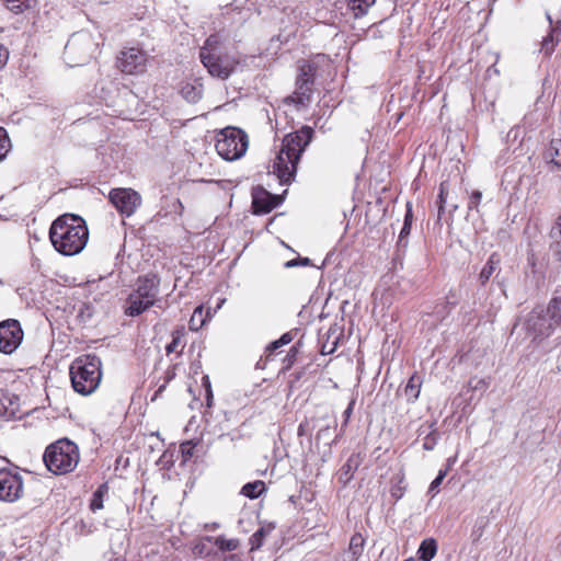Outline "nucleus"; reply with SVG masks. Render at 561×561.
Returning a JSON list of instances; mask_svg holds the SVG:
<instances>
[{
	"mask_svg": "<svg viewBox=\"0 0 561 561\" xmlns=\"http://www.w3.org/2000/svg\"><path fill=\"white\" fill-rule=\"evenodd\" d=\"M49 239L57 252L71 256L79 254L84 249L89 239V230L80 216L65 214L53 221Z\"/></svg>",
	"mask_w": 561,
	"mask_h": 561,
	"instance_id": "f257e3e1",
	"label": "nucleus"
},
{
	"mask_svg": "<svg viewBox=\"0 0 561 561\" xmlns=\"http://www.w3.org/2000/svg\"><path fill=\"white\" fill-rule=\"evenodd\" d=\"M312 134V128L305 126L284 137L282 148L273 161L271 171L280 184H290L294 181L298 162L311 141Z\"/></svg>",
	"mask_w": 561,
	"mask_h": 561,
	"instance_id": "f03ea898",
	"label": "nucleus"
},
{
	"mask_svg": "<svg viewBox=\"0 0 561 561\" xmlns=\"http://www.w3.org/2000/svg\"><path fill=\"white\" fill-rule=\"evenodd\" d=\"M199 58L211 77L226 80L233 73L239 59L228 53L217 34L210 35L199 50Z\"/></svg>",
	"mask_w": 561,
	"mask_h": 561,
	"instance_id": "7ed1b4c3",
	"label": "nucleus"
},
{
	"mask_svg": "<svg viewBox=\"0 0 561 561\" xmlns=\"http://www.w3.org/2000/svg\"><path fill=\"white\" fill-rule=\"evenodd\" d=\"M160 284L161 279L154 273L139 276L126 299L124 313L127 317H137L154 306L159 300Z\"/></svg>",
	"mask_w": 561,
	"mask_h": 561,
	"instance_id": "20e7f679",
	"label": "nucleus"
},
{
	"mask_svg": "<svg viewBox=\"0 0 561 561\" xmlns=\"http://www.w3.org/2000/svg\"><path fill=\"white\" fill-rule=\"evenodd\" d=\"M101 359L96 355H84L75 359L70 366V379L76 392L92 393L101 381Z\"/></svg>",
	"mask_w": 561,
	"mask_h": 561,
	"instance_id": "39448f33",
	"label": "nucleus"
},
{
	"mask_svg": "<svg viewBox=\"0 0 561 561\" xmlns=\"http://www.w3.org/2000/svg\"><path fill=\"white\" fill-rule=\"evenodd\" d=\"M43 459L50 472L54 474H66L78 466L80 459L79 448L67 438L59 439L46 448Z\"/></svg>",
	"mask_w": 561,
	"mask_h": 561,
	"instance_id": "423d86ee",
	"label": "nucleus"
},
{
	"mask_svg": "<svg viewBox=\"0 0 561 561\" xmlns=\"http://www.w3.org/2000/svg\"><path fill=\"white\" fill-rule=\"evenodd\" d=\"M215 147L222 159L239 160L248 150L249 138L242 129L229 126L217 134Z\"/></svg>",
	"mask_w": 561,
	"mask_h": 561,
	"instance_id": "0eeeda50",
	"label": "nucleus"
},
{
	"mask_svg": "<svg viewBox=\"0 0 561 561\" xmlns=\"http://www.w3.org/2000/svg\"><path fill=\"white\" fill-rule=\"evenodd\" d=\"M556 324L551 320V317L547 313V309L542 307L534 308L525 318L523 329L527 333L531 341L540 343L549 337L554 329Z\"/></svg>",
	"mask_w": 561,
	"mask_h": 561,
	"instance_id": "6e6552de",
	"label": "nucleus"
},
{
	"mask_svg": "<svg viewBox=\"0 0 561 561\" xmlns=\"http://www.w3.org/2000/svg\"><path fill=\"white\" fill-rule=\"evenodd\" d=\"M24 492V482L18 468L0 469V501L13 503L20 500Z\"/></svg>",
	"mask_w": 561,
	"mask_h": 561,
	"instance_id": "1a4fd4ad",
	"label": "nucleus"
},
{
	"mask_svg": "<svg viewBox=\"0 0 561 561\" xmlns=\"http://www.w3.org/2000/svg\"><path fill=\"white\" fill-rule=\"evenodd\" d=\"M108 199L115 209L125 217L134 215L142 202L140 194L129 187L112 188Z\"/></svg>",
	"mask_w": 561,
	"mask_h": 561,
	"instance_id": "9d476101",
	"label": "nucleus"
},
{
	"mask_svg": "<svg viewBox=\"0 0 561 561\" xmlns=\"http://www.w3.org/2000/svg\"><path fill=\"white\" fill-rule=\"evenodd\" d=\"M23 330L15 319H8L0 322V352L12 354L23 341Z\"/></svg>",
	"mask_w": 561,
	"mask_h": 561,
	"instance_id": "9b49d317",
	"label": "nucleus"
},
{
	"mask_svg": "<svg viewBox=\"0 0 561 561\" xmlns=\"http://www.w3.org/2000/svg\"><path fill=\"white\" fill-rule=\"evenodd\" d=\"M66 53L69 55L79 54L80 62L88 61L96 49V44L87 32L73 34L66 44Z\"/></svg>",
	"mask_w": 561,
	"mask_h": 561,
	"instance_id": "f8f14e48",
	"label": "nucleus"
},
{
	"mask_svg": "<svg viewBox=\"0 0 561 561\" xmlns=\"http://www.w3.org/2000/svg\"><path fill=\"white\" fill-rule=\"evenodd\" d=\"M146 62V53L139 48L131 47L121 53L117 66L125 73L136 75L145 71Z\"/></svg>",
	"mask_w": 561,
	"mask_h": 561,
	"instance_id": "ddd939ff",
	"label": "nucleus"
},
{
	"mask_svg": "<svg viewBox=\"0 0 561 561\" xmlns=\"http://www.w3.org/2000/svg\"><path fill=\"white\" fill-rule=\"evenodd\" d=\"M278 197L263 188L255 190L252 195V208L254 214H267L277 207Z\"/></svg>",
	"mask_w": 561,
	"mask_h": 561,
	"instance_id": "4468645a",
	"label": "nucleus"
},
{
	"mask_svg": "<svg viewBox=\"0 0 561 561\" xmlns=\"http://www.w3.org/2000/svg\"><path fill=\"white\" fill-rule=\"evenodd\" d=\"M313 83L304 80H296V89L293 94L285 99L287 104L308 106L312 101Z\"/></svg>",
	"mask_w": 561,
	"mask_h": 561,
	"instance_id": "2eb2a0df",
	"label": "nucleus"
},
{
	"mask_svg": "<svg viewBox=\"0 0 561 561\" xmlns=\"http://www.w3.org/2000/svg\"><path fill=\"white\" fill-rule=\"evenodd\" d=\"M181 95L190 103H196L203 94V84L194 80L193 82H184L181 87Z\"/></svg>",
	"mask_w": 561,
	"mask_h": 561,
	"instance_id": "dca6fc26",
	"label": "nucleus"
},
{
	"mask_svg": "<svg viewBox=\"0 0 561 561\" xmlns=\"http://www.w3.org/2000/svg\"><path fill=\"white\" fill-rule=\"evenodd\" d=\"M547 20L549 21V24H550V32L542 39L541 50L546 55L549 56L553 53L554 47H556L557 43L559 42L558 38H554V33L561 27V20H558L556 22L554 26L552 25L553 22H552L551 15L549 13H547Z\"/></svg>",
	"mask_w": 561,
	"mask_h": 561,
	"instance_id": "f3484780",
	"label": "nucleus"
},
{
	"mask_svg": "<svg viewBox=\"0 0 561 561\" xmlns=\"http://www.w3.org/2000/svg\"><path fill=\"white\" fill-rule=\"evenodd\" d=\"M501 263L500 255L497 253H492L484 266L482 267L480 274H479V282L482 286H484L491 276L494 274L496 270H499Z\"/></svg>",
	"mask_w": 561,
	"mask_h": 561,
	"instance_id": "a211bd4d",
	"label": "nucleus"
},
{
	"mask_svg": "<svg viewBox=\"0 0 561 561\" xmlns=\"http://www.w3.org/2000/svg\"><path fill=\"white\" fill-rule=\"evenodd\" d=\"M376 0H347V10L355 19L365 16Z\"/></svg>",
	"mask_w": 561,
	"mask_h": 561,
	"instance_id": "6ab92c4d",
	"label": "nucleus"
},
{
	"mask_svg": "<svg viewBox=\"0 0 561 561\" xmlns=\"http://www.w3.org/2000/svg\"><path fill=\"white\" fill-rule=\"evenodd\" d=\"M436 553L437 542L434 538L424 539L417 549V556L421 561H431Z\"/></svg>",
	"mask_w": 561,
	"mask_h": 561,
	"instance_id": "aec40b11",
	"label": "nucleus"
},
{
	"mask_svg": "<svg viewBox=\"0 0 561 561\" xmlns=\"http://www.w3.org/2000/svg\"><path fill=\"white\" fill-rule=\"evenodd\" d=\"M18 404L8 393H0V416L11 419L16 415Z\"/></svg>",
	"mask_w": 561,
	"mask_h": 561,
	"instance_id": "412c9836",
	"label": "nucleus"
},
{
	"mask_svg": "<svg viewBox=\"0 0 561 561\" xmlns=\"http://www.w3.org/2000/svg\"><path fill=\"white\" fill-rule=\"evenodd\" d=\"M365 539L356 533L352 536L348 546L350 561H357L364 551Z\"/></svg>",
	"mask_w": 561,
	"mask_h": 561,
	"instance_id": "4be33fe9",
	"label": "nucleus"
},
{
	"mask_svg": "<svg viewBox=\"0 0 561 561\" xmlns=\"http://www.w3.org/2000/svg\"><path fill=\"white\" fill-rule=\"evenodd\" d=\"M316 72L317 65L314 62L304 60L298 67V75L296 80H304L314 84Z\"/></svg>",
	"mask_w": 561,
	"mask_h": 561,
	"instance_id": "5701e85b",
	"label": "nucleus"
},
{
	"mask_svg": "<svg viewBox=\"0 0 561 561\" xmlns=\"http://www.w3.org/2000/svg\"><path fill=\"white\" fill-rule=\"evenodd\" d=\"M550 237L553 240L551 249L556 260L561 262V215L558 217L556 225L550 231Z\"/></svg>",
	"mask_w": 561,
	"mask_h": 561,
	"instance_id": "b1692460",
	"label": "nucleus"
},
{
	"mask_svg": "<svg viewBox=\"0 0 561 561\" xmlns=\"http://www.w3.org/2000/svg\"><path fill=\"white\" fill-rule=\"evenodd\" d=\"M421 386H422V380L416 375H413L409 379V381L404 388V394L408 398V401L414 402L419 398L420 392H421Z\"/></svg>",
	"mask_w": 561,
	"mask_h": 561,
	"instance_id": "393cba45",
	"label": "nucleus"
},
{
	"mask_svg": "<svg viewBox=\"0 0 561 561\" xmlns=\"http://www.w3.org/2000/svg\"><path fill=\"white\" fill-rule=\"evenodd\" d=\"M265 491V483L261 480L249 482L241 489V494L251 500L259 497Z\"/></svg>",
	"mask_w": 561,
	"mask_h": 561,
	"instance_id": "a878e982",
	"label": "nucleus"
},
{
	"mask_svg": "<svg viewBox=\"0 0 561 561\" xmlns=\"http://www.w3.org/2000/svg\"><path fill=\"white\" fill-rule=\"evenodd\" d=\"M546 158L557 167H561V139L550 141L546 151Z\"/></svg>",
	"mask_w": 561,
	"mask_h": 561,
	"instance_id": "bb28decb",
	"label": "nucleus"
},
{
	"mask_svg": "<svg viewBox=\"0 0 561 561\" xmlns=\"http://www.w3.org/2000/svg\"><path fill=\"white\" fill-rule=\"evenodd\" d=\"M5 8L14 14H20L30 9L35 0H3Z\"/></svg>",
	"mask_w": 561,
	"mask_h": 561,
	"instance_id": "cd10ccee",
	"label": "nucleus"
},
{
	"mask_svg": "<svg viewBox=\"0 0 561 561\" xmlns=\"http://www.w3.org/2000/svg\"><path fill=\"white\" fill-rule=\"evenodd\" d=\"M546 309L553 323L557 327L561 325V297H553Z\"/></svg>",
	"mask_w": 561,
	"mask_h": 561,
	"instance_id": "c85d7f7f",
	"label": "nucleus"
},
{
	"mask_svg": "<svg viewBox=\"0 0 561 561\" xmlns=\"http://www.w3.org/2000/svg\"><path fill=\"white\" fill-rule=\"evenodd\" d=\"M274 529V526L267 525L262 526L259 528L251 537H250V545L251 550H255L262 547L264 538L266 535H268Z\"/></svg>",
	"mask_w": 561,
	"mask_h": 561,
	"instance_id": "c756f323",
	"label": "nucleus"
},
{
	"mask_svg": "<svg viewBox=\"0 0 561 561\" xmlns=\"http://www.w3.org/2000/svg\"><path fill=\"white\" fill-rule=\"evenodd\" d=\"M203 306L195 308L188 322L190 330L198 331L205 324L206 319L203 317Z\"/></svg>",
	"mask_w": 561,
	"mask_h": 561,
	"instance_id": "7c9ffc66",
	"label": "nucleus"
},
{
	"mask_svg": "<svg viewBox=\"0 0 561 561\" xmlns=\"http://www.w3.org/2000/svg\"><path fill=\"white\" fill-rule=\"evenodd\" d=\"M183 330H175L172 333V341L165 346V351L168 354H171L173 352H178V348L181 347V351L184 347L183 343Z\"/></svg>",
	"mask_w": 561,
	"mask_h": 561,
	"instance_id": "2f4dec72",
	"label": "nucleus"
},
{
	"mask_svg": "<svg viewBox=\"0 0 561 561\" xmlns=\"http://www.w3.org/2000/svg\"><path fill=\"white\" fill-rule=\"evenodd\" d=\"M356 468L357 461L353 457L348 458L347 461L341 468L340 479L344 483H347L353 478V473Z\"/></svg>",
	"mask_w": 561,
	"mask_h": 561,
	"instance_id": "473e14b6",
	"label": "nucleus"
},
{
	"mask_svg": "<svg viewBox=\"0 0 561 561\" xmlns=\"http://www.w3.org/2000/svg\"><path fill=\"white\" fill-rule=\"evenodd\" d=\"M489 386H490V378L472 377L468 381V387L472 391H479L481 394L488 390Z\"/></svg>",
	"mask_w": 561,
	"mask_h": 561,
	"instance_id": "72a5a7b5",
	"label": "nucleus"
},
{
	"mask_svg": "<svg viewBox=\"0 0 561 561\" xmlns=\"http://www.w3.org/2000/svg\"><path fill=\"white\" fill-rule=\"evenodd\" d=\"M216 547L221 551H233L239 546L238 539H227L224 536H219L215 540Z\"/></svg>",
	"mask_w": 561,
	"mask_h": 561,
	"instance_id": "f704fd0d",
	"label": "nucleus"
},
{
	"mask_svg": "<svg viewBox=\"0 0 561 561\" xmlns=\"http://www.w3.org/2000/svg\"><path fill=\"white\" fill-rule=\"evenodd\" d=\"M293 340V336L289 332L284 333L278 340L272 342L265 350L267 353V357L271 356L277 348L287 345Z\"/></svg>",
	"mask_w": 561,
	"mask_h": 561,
	"instance_id": "c9c22d12",
	"label": "nucleus"
},
{
	"mask_svg": "<svg viewBox=\"0 0 561 561\" xmlns=\"http://www.w3.org/2000/svg\"><path fill=\"white\" fill-rule=\"evenodd\" d=\"M11 149V141L7 130L0 127V162L7 157Z\"/></svg>",
	"mask_w": 561,
	"mask_h": 561,
	"instance_id": "e433bc0d",
	"label": "nucleus"
},
{
	"mask_svg": "<svg viewBox=\"0 0 561 561\" xmlns=\"http://www.w3.org/2000/svg\"><path fill=\"white\" fill-rule=\"evenodd\" d=\"M447 194H448L447 183L442 182L439 185V194H438V199H437L438 218H440V216L444 211Z\"/></svg>",
	"mask_w": 561,
	"mask_h": 561,
	"instance_id": "4c0bfd02",
	"label": "nucleus"
},
{
	"mask_svg": "<svg viewBox=\"0 0 561 561\" xmlns=\"http://www.w3.org/2000/svg\"><path fill=\"white\" fill-rule=\"evenodd\" d=\"M103 486H100L92 496L90 508L91 511L95 512L98 510H101L103 507Z\"/></svg>",
	"mask_w": 561,
	"mask_h": 561,
	"instance_id": "58836bf2",
	"label": "nucleus"
},
{
	"mask_svg": "<svg viewBox=\"0 0 561 561\" xmlns=\"http://www.w3.org/2000/svg\"><path fill=\"white\" fill-rule=\"evenodd\" d=\"M481 199H482V192L473 191L469 197L468 209L478 211Z\"/></svg>",
	"mask_w": 561,
	"mask_h": 561,
	"instance_id": "ea45409f",
	"label": "nucleus"
},
{
	"mask_svg": "<svg viewBox=\"0 0 561 561\" xmlns=\"http://www.w3.org/2000/svg\"><path fill=\"white\" fill-rule=\"evenodd\" d=\"M446 474H447V470H439L437 477L432 481V483L428 488V493H431L432 496H435V494L437 493V488L442 484Z\"/></svg>",
	"mask_w": 561,
	"mask_h": 561,
	"instance_id": "a19ab883",
	"label": "nucleus"
},
{
	"mask_svg": "<svg viewBox=\"0 0 561 561\" xmlns=\"http://www.w3.org/2000/svg\"><path fill=\"white\" fill-rule=\"evenodd\" d=\"M437 444V433L436 431H432L425 438L423 443V448L425 450H432Z\"/></svg>",
	"mask_w": 561,
	"mask_h": 561,
	"instance_id": "79ce46f5",
	"label": "nucleus"
},
{
	"mask_svg": "<svg viewBox=\"0 0 561 561\" xmlns=\"http://www.w3.org/2000/svg\"><path fill=\"white\" fill-rule=\"evenodd\" d=\"M311 262L308 257H302V259H294V260H290V261H287L285 263V266L287 268L289 267H295V266H298V265H302V266H307V265H310Z\"/></svg>",
	"mask_w": 561,
	"mask_h": 561,
	"instance_id": "37998d69",
	"label": "nucleus"
},
{
	"mask_svg": "<svg viewBox=\"0 0 561 561\" xmlns=\"http://www.w3.org/2000/svg\"><path fill=\"white\" fill-rule=\"evenodd\" d=\"M195 447V444L193 442L188 440L181 445V451L185 458L193 456V449Z\"/></svg>",
	"mask_w": 561,
	"mask_h": 561,
	"instance_id": "c03bdc74",
	"label": "nucleus"
},
{
	"mask_svg": "<svg viewBox=\"0 0 561 561\" xmlns=\"http://www.w3.org/2000/svg\"><path fill=\"white\" fill-rule=\"evenodd\" d=\"M202 382H203V386L206 389L207 404L210 405L211 400H213V392H211L210 381H209L208 376H204L203 379H202Z\"/></svg>",
	"mask_w": 561,
	"mask_h": 561,
	"instance_id": "a18cd8bd",
	"label": "nucleus"
},
{
	"mask_svg": "<svg viewBox=\"0 0 561 561\" xmlns=\"http://www.w3.org/2000/svg\"><path fill=\"white\" fill-rule=\"evenodd\" d=\"M411 231V224L410 222H404L403 224V227L400 231V234H399V243L402 244L404 239L409 236Z\"/></svg>",
	"mask_w": 561,
	"mask_h": 561,
	"instance_id": "49530a36",
	"label": "nucleus"
},
{
	"mask_svg": "<svg viewBox=\"0 0 561 561\" xmlns=\"http://www.w3.org/2000/svg\"><path fill=\"white\" fill-rule=\"evenodd\" d=\"M8 58H9V53H8L7 48H4L0 44V68L5 66Z\"/></svg>",
	"mask_w": 561,
	"mask_h": 561,
	"instance_id": "de8ad7c7",
	"label": "nucleus"
},
{
	"mask_svg": "<svg viewBox=\"0 0 561 561\" xmlns=\"http://www.w3.org/2000/svg\"><path fill=\"white\" fill-rule=\"evenodd\" d=\"M330 430H331V426H325L323 428H320L318 434H317V438L318 439H325V438H329V435H330Z\"/></svg>",
	"mask_w": 561,
	"mask_h": 561,
	"instance_id": "09e8293b",
	"label": "nucleus"
},
{
	"mask_svg": "<svg viewBox=\"0 0 561 561\" xmlns=\"http://www.w3.org/2000/svg\"><path fill=\"white\" fill-rule=\"evenodd\" d=\"M518 136H519V128L518 127H513L507 133V137L512 138L514 140L517 139Z\"/></svg>",
	"mask_w": 561,
	"mask_h": 561,
	"instance_id": "8fccbe9b",
	"label": "nucleus"
},
{
	"mask_svg": "<svg viewBox=\"0 0 561 561\" xmlns=\"http://www.w3.org/2000/svg\"><path fill=\"white\" fill-rule=\"evenodd\" d=\"M353 405H354V401H352L348 407L346 408V410L344 411L343 415H344V419H345V423H347L352 412H353Z\"/></svg>",
	"mask_w": 561,
	"mask_h": 561,
	"instance_id": "3c124183",
	"label": "nucleus"
},
{
	"mask_svg": "<svg viewBox=\"0 0 561 561\" xmlns=\"http://www.w3.org/2000/svg\"><path fill=\"white\" fill-rule=\"evenodd\" d=\"M411 221H412V213H411V209L409 208L407 214H405L404 222H410L411 224Z\"/></svg>",
	"mask_w": 561,
	"mask_h": 561,
	"instance_id": "603ef678",
	"label": "nucleus"
},
{
	"mask_svg": "<svg viewBox=\"0 0 561 561\" xmlns=\"http://www.w3.org/2000/svg\"><path fill=\"white\" fill-rule=\"evenodd\" d=\"M392 495L396 496L397 499H400L402 493L401 492L399 493V491H393Z\"/></svg>",
	"mask_w": 561,
	"mask_h": 561,
	"instance_id": "864d4df0",
	"label": "nucleus"
},
{
	"mask_svg": "<svg viewBox=\"0 0 561 561\" xmlns=\"http://www.w3.org/2000/svg\"><path fill=\"white\" fill-rule=\"evenodd\" d=\"M392 495L396 496L397 499H400L402 493L401 492L399 493V491H393Z\"/></svg>",
	"mask_w": 561,
	"mask_h": 561,
	"instance_id": "5fc2aeb1",
	"label": "nucleus"
},
{
	"mask_svg": "<svg viewBox=\"0 0 561 561\" xmlns=\"http://www.w3.org/2000/svg\"><path fill=\"white\" fill-rule=\"evenodd\" d=\"M304 433V430H302V424L299 425V428H298V434L301 435Z\"/></svg>",
	"mask_w": 561,
	"mask_h": 561,
	"instance_id": "6e6d98bb",
	"label": "nucleus"
},
{
	"mask_svg": "<svg viewBox=\"0 0 561 561\" xmlns=\"http://www.w3.org/2000/svg\"><path fill=\"white\" fill-rule=\"evenodd\" d=\"M404 561H415V560L413 558H409V559H407Z\"/></svg>",
	"mask_w": 561,
	"mask_h": 561,
	"instance_id": "4d7b16f0",
	"label": "nucleus"
}]
</instances>
